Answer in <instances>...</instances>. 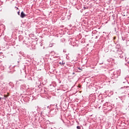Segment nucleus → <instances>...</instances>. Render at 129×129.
I'll use <instances>...</instances> for the list:
<instances>
[{"mask_svg": "<svg viewBox=\"0 0 129 129\" xmlns=\"http://www.w3.org/2000/svg\"><path fill=\"white\" fill-rule=\"evenodd\" d=\"M21 18H24L26 17V14L24 13V12H22L20 15Z\"/></svg>", "mask_w": 129, "mask_h": 129, "instance_id": "nucleus-1", "label": "nucleus"}, {"mask_svg": "<svg viewBox=\"0 0 129 129\" xmlns=\"http://www.w3.org/2000/svg\"><path fill=\"white\" fill-rule=\"evenodd\" d=\"M8 95H4V99L6 100V97H8L9 94V93H8Z\"/></svg>", "mask_w": 129, "mask_h": 129, "instance_id": "nucleus-2", "label": "nucleus"}, {"mask_svg": "<svg viewBox=\"0 0 129 129\" xmlns=\"http://www.w3.org/2000/svg\"><path fill=\"white\" fill-rule=\"evenodd\" d=\"M62 64L63 66H64L65 64V62H64L63 61H62Z\"/></svg>", "mask_w": 129, "mask_h": 129, "instance_id": "nucleus-3", "label": "nucleus"}, {"mask_svg": "<svg viewBox=\"0 0 129 129\" xmlns=\"http://www.w3.org/2000/svg\"><path fill=\"white\" fill-rule=\"evenodd\" d=\"M77 129H80L81 128V127L80 126H77Z\"/></svg>", "mask_w": 129, "mask_h": 129, "instance_id": "nucleus-4", "label": "nucleus"}, {"mask_svg": "<svg viewBox=\"0 0 129 129\" xmlns=\"http://www.w3.org/2000/svg\"><path fill=\"white\" fill-rule=\"evenodd\" d=\"M18 15L19 16H20V11H19V12H18Z\"/></svg>", "mask_w": 129, "mask_h": 129, "instance_id": "nucleus-5", "label": "nucleus"}, {"mask_svg": "<svg viewBox=\"0 0 129 129\" xmlns=\"http://www.w3.org/2000/svg\"><path fill=\"white\" fill-rule=\"evenodd\" d=\"M2 97H0V100H2Z\"/></svg>", "mask_w": 129, "mask_h": 129, "instance_id": "nucleus-6", "label": "nucleus"}, {"mask_svg": "<svg viewBox=\"0 0 129 129\" xmlns=\"http://www.w3.org/2000/svg\"><path fill=\"white\" fill-rule=\"evenodd\" d=\"M16 9H17V10H19V8H16Z\"/></svg>", "mask_w": 129, "mask_h": 129, "instance_id": "nucleus-7", "label": "nucleus"}, {"mask_svg": "<svg viewBox=\"0 0 129 129\" xmlns=\"http://www.w3.org/2000/svg\"><path fill=\"white\" fill-rule=\"evenodd\" d=\"M59 64H61V62H59Z\"/></svg>", "mask_w": 129, "mask_h": 129, "instance_id": "nucleus-8", "label": "nucleus"}, {"mask_svg": "<svg viewBox=\"0 0 129 129\" xmlns=\"http://www.w3.org/2000/svg\"><path fill=\"white\" fill-rule=\"evenodd\" d=\"M79 69L80 70H81L80 68H79Z\"/></svg>", "mask_w": 129, "mask_h": 129, "instance_id": "nucleus-9", "label": "nucleus"}]
</instances>
